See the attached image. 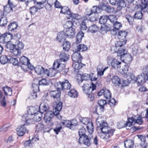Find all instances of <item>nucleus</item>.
Segmentation results:
<instances>
[{
  "label": "nucleus",
  "instance_id": "1",
  "mask_svg": "<svg viewBox=\"0 0 148 148\" xmlns=\"http://www.w3.org/2000/svg\"><path fill=\"white\" fill-rule=\"evenodd\" d=\"M100 130V132H98L99 136L104 140L107 142L109 140L110 137L112 136L114 131L108 126L104 128H102Z\"/></svg>",
  "mask_w": 148,
  "mask_h": 148
},
{
  "label": "nucleus",
  "instance_id": "2",
  "mask_svg": "<svg viewBox=\"0 0 148 148\" xmlns=\"http://www.w3.org/2000/svg\"><path fill=\"white\" fill-rule=\"evenodd\" d=\"M66 64L64 62L59 60H55L53 64V67L56 69L57 72L62 71V73L65 75L69 71L68 68H65Z\"/></svg>",
  "mask_w": 148,
  "mask_h": 148
},
{
  "label": "nucleus",
  "instance_id": "3",
  "mask_svg": "<svg viewBox=\"0 0 148 148\" xmlns=\"http://www.w3.org/2000/svg\"><path fill=\"white\" fill-rule=\"evenodd\" d=\"M87 136H85L81 137H79V142L80 144H83L89 147L92 144L91 139L93 137V133L92 134L89 133Z\"/></svg>",
  "mask_w": 148,
  "mask_h": 148
},
{
  "label": "nucleus",
  "instance_id": "4",
  "mask_svg": "<svg viewBox=\"0 0 148 148\" xmlns=\"http://www.w3.org/2000/svg\"><path fill=\"white\" fill-rule=\"evenodd\" d=\"M55 86L58 90H69L71 85L67 79H64L62 82H59L56 83Z\"/></svg>",
  "mask_w": 148,
  "mask_h": 148
},
{
  "label": "nucleus",
  "instance_id": "5",
  "mask_svg": "<svg viewBox=\"0 0 148 148\" xmlns=\"http://www.w3.org/2000/svg\"><path fill=\"white\" fill-rule=\"evenodd\" d=\"M96 85H97V83L95 84L92 82L90 84H84L82 87L83 92L86 95L91 94L92 91L95 89Z\"/></svg>",
  "mask_w": 148,
  "mask_h": 148
},
{
  "label": "nucleus",
  "instance_id": "6",
  "mask_svg": "<svg viewBox=\"0 0 148 148\" xmlns=\"http://www.w3.org/2000/svg\"><path fill=\"white\" fill-rule=\"evenodd\" d=\"M107 62L108 65H111L112 67L114 69H117L121 67V62L117 59L109 56L107 59Z\"/></svg>",
  "mask_w": 148,
  "mask_h": 148
},
{
  "label": "nucleus",
  "instance_id": "7",
  "mask_svg": "<svg viewBox=\"0 0 148 148\" xmlns=\"http://www.w3.org/2000/svg\"><path fill=\"white\" fill-rule=\"evenodd\" d=\"M81 122L84 124L86 125V127L89 133H93L94 126L93 123L87 118H83L80 120Z\"/></svg>",
  "mask_w": 148,
  "mask_h": 148
},
{
  "label": "nucleus",
  "instance_id": "8",
  "mask_svg": "<svg viewBox=\"0 0 148 148\" xmlns=\"http://www.w3.org/2000/svg\"><path fill=\"white\" fill-rule=\"evenodd\" d=\"M77 121L75 119L71 121L64 120L60 123L61 125H64L66 127L72 130L74 129V128L77 125Z\"/></svg>",
  "mask_w": 148,
  "mask_h": 148
},
{
  "label": "nucleus",
  "instance_id": "9",
  "mask_svg": "<svg viewBox=\"0 0 148 148\" xmlns=\"http://www.w3.org/2000/svg\"><path fill=\"white\" fill-rule=\"evenodd\" d=\"M72 47L74 49L73 51L75 52H82L86 51L87 49L86 45L79 43H74Z\"/></svg>",
  "mask_w": 148,
  "mask_h": 148
},
{
  "label": "nucleus",
  "instance_id": "10",
  "mask_svg": "<svg viewBox=\"0 0 148 148\" xmlns=\"http://www.w3.org/2000/svg\"><path fill=\"white\" fill-rule=\"evenodd\" d=\"M54 115H55L54 112L51 111L47 112L45 114L44 117V121L49 125L51 126L53 124L51 121Z\"/></svg>",
  "mask_w": 148,
  "mask_h": 148
},
{
  "label": "nucleus",
  "instance_id": "11",
  "mask_svg": "<svg viewBox=\"0 0 148 148\" xmlns=\"http://www.w3.org/2000/svg\"><path fill=\"white\" fill-rule=\"evenodd\" d=\"M81 78L82 80H90L91 81H95L97 80V78L96 77L93 73L90 74H84L81 75Z\"/></svg>",
  "mask_w": 148,
  "mask_h": 148
},
{
  "label": "nucleus",
  "instance_id": "12",
  "mask_svg": "<svg viewBox=\"0 0 148 148\" xmlns=\"http://www.w3.org/2000/svg\"><path fill=\"white\" fill-rule=\"evenodd\" d=\"M38 106L34 107L31 106L29 107L28 110V114H25V117H30L33 116L38 111Z\"/></svg>",
  "mask_w": 148,
  "mask_h": 148
},
{
  "label": "nucleus",
  "instance_id": "13",
  "mask_svg": "<svg viewBox=\"0 0 148 148\" xmlns=\"http://www.w3.org/2000/svg\"><path fill=\"white\" fill-rule=\"evenodd\" d=\"M12 38V35L10 33L8 32H6L0 37V41L1 40H3V41L1 42L3 43L5 42H9Z\"/></svg>",
  "mask_w": 148,
  "mask_h": 148
},
{
  "label": "nucleus",
  "instance_id": "14",
  "mask_svg": "<svg viewBox=\"0 0 148 148\" xmlns=\"http://www.w3.org/2000/svg\"><path fill=\"white\" fill-rule=\"evenodd\" d=\"M66 37V34L63 31L58 33L56 39L60 42H64Z\"/></svg>",
  "mask_w": 148,
  "mask_h": 148
},
{
  "label": "nucleus",
  "instance_id": "15",
  "mask_svg": "<svg viewBox=\"0 0 148 148\" xmlns=\"http://www.w3.org/2000/svg\"><path fill=\"white\" fill-rule=\"evenodd\" d=\"M66 37L71 38L74 36L75 34V31L74 29L73 28H66L63 30Z\"/></svg>",
  "mask_w": 148,
  "mask_h": 148
},
{
  "label": "nucleus",
  "instance_id": "16",
  "mask_svg": "<svg viewBox=\"0 0 148 148\" xmlns=\"http://www.w3.org/2000/svg\"><path fill=\"white\" fill-rule=\"evenodd\" d=\"M17 134L19 136H23L26 132H28V130H26L24 124L18 127L17 129Z\"/></svg>",
  "mask_w": 148,
  "mask_h": 148
},
{
  "label": "nucleus",
  "instance_id": "17",
  "mask_svg": "<svg viewBox=\"0 0 148 148\" xmlns=\"http://www.w3.org/2000/svg\"><path fill=\"white\" fill-rule=\"evenodd\" d=\"M148 78L147 75L144 73H142L140 75H138L136 79V81L140 84H142L146 82Z\"/></svg>",
  "mask_w": 148,
  "mask_h": 148
},
{
  "label": "nucleus",
  "instance_id": "18",
  "mask_svg": "<svg viewBox=\"0 0 148 148\" xmlns=\"http://www.w3.org/2000/svg\"><path fill=\"white\" fill-rule=\"evenodd\" d=\"M132 49V52L134 55L140 54L143 52L142 49H141L139 45L137 44H135L133 45Z\"/></svg>",
  "mask_w": 148,
  "mask_h": 148
},
{
  "label": "nucleus",
  "instance_id": "19",
  "mask_svg": "<svg viewBox=\"0 0 148 148\" xmlns=\"http://www.w3.org/2000/svg\"><path fill=\"white\" fill-rule=\"evenodd\" d=\"M75 52L74 53L72 56V59L74 62H80L82 59V56L80 55V53Z\"/></svg>",
  "mask_w": 148,
  "mask_h": 148
},
{
  "label": "nucleus",
  "instance_id": "20",
  "mask_svg": "<svg viewBox=\"0 0 148 148\" xmlns=\"http://www.w3.org/2000/svg\"><path fill=\"white\" fill-rule=\"evenodd\" d=\"M62 106V103L61 102L58 103L56 106H53L54 107L53 111L54 114L56 115H57L60 112V111L61 110Z\"/></svg>",
  "mask_w": 148,
  "mask_h": 148
},
{
  "label": "nucleus",
  "instance_id": "21",
  "mask_svg": "<svg viewBox=\"0 0 148 148\" xmlns=\"http://www.w3.org/2000/svg\"><path fill=\"white\" fill-rule=\"evenodd\" d=\"M56 69L53 67V68H50L49 70L46 69L45 71V73L48 76L52 77L54 76L57 73Z\"/></svg>",
  "mask_w": 148,
  "mask_h": 148
},
{
  "label": "nucleus",
  "instance_id": "22",
  "mask_svg": "<svg viewBox=\"0 0 148 148\" xmlns=\"http://www.w3.org/2000/svg\"><path fill=\"white\" fill-rule=\"evenodd\" d=\"M42 113L39 111H38L32 117L33 118V120L35 121L38 122L40 121L42 117Z\"/></svg>",
  "mask_w": 148,
  "mask_h": 148
},
{
  "label": "nucleus",
  "instance_id": "23",
  "mask_svg": "<svg viewBox=\"0 0 148 148\" xmlns=\"http://www.w3.org/2000/svg\"><path fill=\"white\" fill-rule=\"evenodd\" d=\"M49 108V107L48 104L43 103H41L39 107H38L39 111L42 113L47 111Z\"/></svg>",
  "mask_w": 148,
  "mask_h": 148
},
{
  "label": "nucleus",
  "instance_id": "24",
  "mask_svg": "<svg viewBox=\"0 0 148 148\" xmlns=\"http://www.w3.org/2000/svg\"><path fill=\"white\" fill-rule=\"evenodd\" d=\"M100 118L98 117V119H96V123L98 126V128L100 130L102 128H103L107 126L108 124L107 123L103 121H100Z\"/></svg>",
  "mask_w": 148,
  "mask_h": 148
},
{
  "label": "nucleus",
  "instance_id": "25",
  "mask_svg": "<svg viewBox=\"0 0 148 148\" xmlns=\"http://www.w3.org/2000/svg\"><path fill=\"white\" fill-rule=\"evenodd\" d=\"M141 5H142V3L141 4L139 5L137 7L138 11L134 15L135 18L137 19H141L143 16V14L141 11L145 12V10H143L141 9L140 10H139L138 8L140 7Z\"/></svg>",
  "mask_w": 148,
  "mask_h": 148
},
{
  "label": "nucleus",
  "instance_id": "26",
  "mask_svg": "<svg viewBox=\"0 0 148 148\" xmlns=\"http://www.w3.org/2000/svg\"><path fill=\"white\" fill-rule=\"evenodd\" d=\"M50 95L51 97L54 99L59 100L60 99V93L58 90H54L50 92Z\"/></svg>",
  "mask_w": 148,
  "mask_h": 148
},
{
  "label": "nucleus",
  "instance_id": "27",
  "mask_svg": "<svg viewBox=\"0 0 148 148\" xmlns=\"http://www.w3.org/2000/svg\"><path fill=\"white\" fill-rule=\"evenodd\" d=\"M60 61L63 62H65L68 61L69 58V55L66 54L64 52H62L60 55Z\"/></svg>",
  "mask_w": 148,
  "mask_h": 148
},
{
  "label": "nucleus",
  "instance_id": "28",
  "mask_svg": "<svg viewBox=\"0 0 148 148\" xmlns=\"http://www.w3.org/2000/svg\"><path fill=\"white\" fill-rule=\"evenodd\" d=\"M73 62V67L75 70V71L79 70L84 65L81 62Z\"/></svg>",
  "mask_w": 148,
  "mask_h": 148
},
{
  "label": "nucleus",
  "instance_id": "29",
  "mask_svg": "<svg viewBox=\"0 0 148 148\" xmlns=\"http://www.w3.org/2000/svg\"><path fill=\"white\" fill-rule=\"evenodd\" d=\"M45 71L44 68L41 66L38 65L35 67V71L38 75L45 73Z\"/></svg>",
  "mask_w": 148,
  "mask_h": 148
},
{
  "label": "nucleus",
  "instance_id": "30",
  "mask_svg": "<svg viewBox=\"0 0 148 148\" xmlns=\"http://www.w3.org/2000/svg\"><path fill=\"white\" fill-rule=\"evenodd\" d=\"M60 13L69 15V16L71 12L70 9L68 7L66 6H64L62 7Z\"/></svg>",
  "mask_w": 148,
  "mask_h": 148
},
{
  "label": "nucleus",
  "instance_id": "31",
  "mask_svg": "<svg viewBox=\"0 0 148 148\" xmlns=\"http://www.w3.org/2000/svg\"><path fill=\"white\" fill-rule=\"evenodd\" d=\"M98 103L100 105V108L99 109H97V112L98 114V112L99 110H100L102 112L103 111V110L104 108V105L106 103V101L105 100L103 99H101L99 100Z\"/></svg>",
  "mask_w": 148,
  "mask_h": 148
},
{
  "label": "nucleus",
  "instance_id": "32",
  "mask_svg": "<svg viewBox=\"0 0 148 148\" xmlns=\"http://www.w3.org/2000/svg\"><path fill=\"white\" fill-rule=\"evenodd\" d=\"M14 6H11L9 5H7L4 7L3 14L6 15L8 14L13 11L12 8Z\"/></svg>",
  "mask_w": 148,
  "mask_h": 148
},
{
  "label": "nucleus",
  "instance_id": "33",
  "mask_svg": "<svg viewBox=\"0 0 148 148\" xmlns=\"http://www.w3.org/2000/svg\"><path fill=\"white\" fill-rule=\"evenodd\" d=\"M68 95L72 98H75L77 97L78 94L76 90L74 89H72L69 92Z\"/></svg>",
  "mask_w": 148,
  "mask_h": 148
},
{
  "label": "nucleus",
  "instance_id": "34",
  "mask_svg": "<svg viewBox=\"0 0 148 148\" xmlns=\"http://www.w3.org/2000/svg\"><path fill=\"white\" fill-rule=\"evenodd\" d=\"M112 83L115 86H118L121 83L120 79L117 76H114L112 79Z\"/></svg>",
  "mask_w": 148,
  "mask_h": 148
},
{
  "label": "nucleus",
  "instance_id": "35",
  "mask_svg": "<svg viewBox=\"0 0 148 148\" xmlns=\"http://www.w3.org/2000/svg\"><path fill=\"white\" fill-rule=\"evenodd\" d=\"M99 30V27L96 25H93L89 27L88 32L91 33H94L97 32Z\"/></svg>",
  "mask_w": 148,
  "mask_h": 148
},
{
  "label": "nucleus",
  "instance_id": "36",
  "mask_svg": "<svg viewBox=\"0 0 148 148\" xmlns=\"http://www.w3.org/2000/svg\"><path fill=\"white\" fill-rule=\"evenodd\" d=\"M127 53V51L125 49L120 48L117 51V56H120V58L121 59L122 58H123Z\"/></svg>",
  "mask_w": 148,
  "mask_h": 148
},
{
  "label": "nucleus",
  "instance_id": "37",
  "mask_svg": "<svg viewBox=\"0 0 148 148\" xmlns=\"http://www.w3.org/2000/svg\"><path fill=\"white\" fill-rule=\"evenodd\" d=\"M20 62L26 68L27 65L29 62V60L28 58L23 56L20 58Z\"/></svg>",
  "mask_w": 148,
  "mask_h": 148
},
{
  "label": "nucleus",
  "instance_id": "38",
  "mask_svg": "<svg viewBox=\"0 0 148 148\" xmlns=\"http://www.w3.org/2000/svg\"><path fill=\"white\" fill-rule=\"evenodd\" d=\"M4 94L5 95L11 96L12 93V91L11 88L8 86L3 87V88Z\"/></svg>",
  "mask_w": 148,
  "mask_h": 148
},
{
  "label": "nucleus",
  "instance_id": "39",
  "mask_svg": "<svg viewBox=\"0 0 148 148\" xmlns=\"http://www.w3.org/2000/svg\"><path fill=\"white\" fill-rule=\"evenodd\" d=\"M117 4L119 9L121 10L123 8L126 6V3L124 0H119Z\"/></svg>",
  "mask_w": 148,
  "mask_h": 148
},
{
  "label": "nucleus",
  "instance_id": "40",
  "mask_svg": "<svg viewBox=\"0 0 148 148\" xmlns=\"http://www.w3.org/2000/svg\"><path fill=\"white\" fill-rule=\"evenodd\" d=\"M5 15H3L0 17V25L4 26L7 24L8 21Z\"/></svg>",
  "mask_w": 148,
  "mask_h": 148
},
{
  "label": "nucleus",
  "instance_id": "41",
  "mask_svg": "<svg viewBox=\"0 0 148 148\" xmlns=\"http://www.w3.org/2000/svg\"><path fill=\"white\" fill-rule=\"evenodd\" d=\"M69 16L72 20H76L77 21L80 20L82 18V16L77 14L71 12Z\"/></svg>",
  "mask_w": 148,
  "mask_h": 148
},
{
  "label": "nucleus",
  "instance_id": "42",
  "mask_svg": "<svg viewBox=\"0 0 148 148\" xmlns=\"http://www.w3.org/2000/svg\"><path fill=\"white\" fill-rule=\"evenodd\" d=\"M32 116L30 117H25V114L22 116V119L23 121H25V124H31L33 123V119L32 118Z\"/></svg>",
  "mask_w": 148,
  "mask_h": 148
},
{
  "label": "nucleus",
  "instance_id": "43",
  "mask_svg": "<svg viewBox=\"0 0 148 148\" xmlns=\"http://www.w3.org/2000/svg\"><path fill=\"white\" fill-rule=\"evenodd\" d=\"M75 24L77 26L79 25L80 24V23L79 22H74V23H73L71 21H66L65 24V27L66 29L73 28L72 26L73 25H74Z\"/></svg>",
  "mask_w": 148,
  "mask_h": 148
},
{
  "label": "nucleus",
  "instance_id": "44",
  "mask_svg": "<svg viewBox=\"0 0 148 148\" xmlns=\"http://www.w3.org/2000/svg\"><path fill=\"white\" fill-rule=\"evenodd\" d=\"M15 48L21 50L23 49L24 47V45L23 43L19 40H16L15 42Z\"/></svg>",
  "mask_w": 148,
  "mask_h": 148
},
{
  "label": "nucleus",
  "instance_id": "45",
  "mask_svg": "<svg viewBox=\"0 0 148 148\" xmlns=\"http://www.w3.org/2000/svg\"><path fill=\"white\" fill-rule=\"evenodd\" d=\"M124 145L126 148H132L133 147L134 142L131 140H127L124 142Z\"/></svg>",
  "mask_w": 148,
  "mask_h": 148
},
{
  "label": "nucleus",
  "instance_id": "46",
  "mask_svg": "<svg viewBox=\"0 0 148 148\" xmlns=\"http://www.w3.org/2000/svg\"><path fill=\"white\" fill-rule=\"evenodd\" d=\"M127 34V32L125 31H120L118 33V37L120 39L124 40L126 37Z\"/></svg>",
  "mask_w": 148,
  "mask_h": 148
},
{
  "label": "nucleus",
  "instance_id": "47",
  "mask_svg": "<svg viewBox=\"0 0 148 148\" xmlns=\"http://www.w3.org/2000/svg\"><path fill=\"white\" fill-rule=\"evenodd\" d=\"M84 36V33L81 31L79 32L76 36V40L75 43H80L82 41V38Z\"/></svg>",
  "mask_w": 148,
  "mask_h": 148
},
{
  "label": "nucleus",
  "instance_id": "48",
  "mask_svg": "<svg viewBox=\"0 0 148 148\" xmlns=\"http://www.w3.org/2000/svg\"><path fill=\"white\" fill-rule=\"evenodd\" d=\"M18 27V25L16 22H14L11 23L8 26V29L9 31H12L16 29Z\"/></svg>",
  "mask_w": 148,
  "mask_h": 148
},
{
  "label": "nucleus",
  "instance_id": "49",
  "mask_svg": "<svg viewBox=\"0 0 148 148\" xmlns=\"http://www.w3.org/2000/svg\"><path fill=\"white\" fill-rule=\"evenodd\" d=\"M9 59L5 55H3L0 57V62L2 64H6L9 61Z\"/></svg>",
  "mask_w": 148,
  "mask_h": 148
},
{
  "label": "nucleus",
  "instance_id": "50",
  "mask_svg": "<svg viewBox=\"0 0 148 148\" xmlns=\"http://www.w3.org/2000/svg\"><path fill=\"white\" fill-rule=\"evenodd\" d=\"M147 8L146 10L148 11V0H144V3H142V5L140 6L138 9L140 10L141 9L142 10H144L147 8Z\"/></svg>",
  "mask_w": 148,
  "mask_h": 148
},
{
  "label": "nucleus",
  "instance_id": "51",
  "mask_svg": "<svg viewBox=\"0 0 148 148\" xmlns=\"http://www.w3.org/2000/svg\"><path fill=\"white\" fill-rule=\"evenodd\" d=\"M133 122V119H132V118H128L127 121L126 123L125 122V127H126L127 129H128L129 127L132 126Z\"/></svg>",
  "mask_w": 148,
  "mask_h": 148
},
{
  "label": "nucleus",
  "instance_id": "52",
  "mask_svg": "<svg viewBox=\"0 0 148 148\" xmlns=\"http://www.w3.org/2000/svg\"><path fill=\"white\" fill-rule=\"evenodd\" d=\"M124 59V60L127 63H129L132 60V57L130 54L127 53L126 54L125 56L123 58Z\"/></svg>",
  "mask_w": 148,
  "mask_h": 148
},
{
  "label": "nucleus",
  "instance_id": "53",
  "mask_svg": "<svg viewBox=\"0 0 148 148\" xmlns=\"http://www.w3.org/2000/svg\"><path fill=\"white\" fill-rule=\"evenodd\" d=\"M42 103L47 104L48 105L51 101L50 97L48 96L47 94L46 95H45L42 97Z\"/></svg>",
  "mask_w": 148,
  "mask_h": 148
},
{
  "label": "nucleus",
  "instance_id": "54",
  "mask_svg": "<svg viewBox=\"0 0 148 148\" xmlns=\"http://www.w3.org/2000/svg\"><path fill=\"white\" fill-rule=\"evenodd\" d=\"M108 20V16L103 15L100 17L99 20V22L100 24H104L106 23Z\"/></svg>",
  "mask_w": 148,
  "mask_h": 148
},
{
  "label": "nucleus",
  "instance_id": "55",
  "mask_svg": "<svg viewBox=\"0 0 148 148\" xmlns=\"http://www.w3.org/2000/svg\"><path fill=\"white\" fill-rule=\"evenodd\" d=\"M133 119V121L139 125L141 124L143 122V120L141 116H138L136 118L132 117Z\"/></svg>",
  "mask_w": 148,
  "mask_h": 148
},
{
  "label": "nucleus",
  "instance_id": "56",
  "mask_svg": "<svg viewBox=\"0 0 148 148\" xmlns=\"http://www.w3.org/2000/svg\"><path fill=\"white\" fill-rule=\"evenodd\" d=\"M21 50L15 48L12 51L11 53H12L13 55L15 56H20L21 53Z\"/></svg>",
  "mask_w": 148,
  "mask_h": 148
},
{
  "label": "nucleus",
  "instance_id": "57",
  "mask_svg": "<svg viewBox=\"0 0 148 148\" xmlns=\"http://www.w3.org/2000/svg\"><path fill=\"white\" fill-rule=\"evenodd\" d=\"M6 47L8 49L10 50L11 52L15 48V45L11 43L10 42H8L6 44Z\"/></svg>",
  "mask_w": 148,
  "mask_h": 148
},
{
  "label": "nucleus",
  "instance_id": "58",
  "mask_svg": "<svg viewBox=\"0 0 148 148\" xmlns=\"http://www.w3.org/2000/svg\"><path fill=\"white\" fill-rule=\"evenodd\" d=\"M63 49L66 51H68L71 45L70 42L67 41L65 42L63 44Z\"/></svg>",
  "mask_w": 148,
  "mask_h": 148
},
{
  "label": "nucleus",
  "instance_id": "59",
  "mask_svg": "<svg viewBox=\"0 0 148 148\" xmlns=\"http://www.w3.org/2000/svg\"><path fill=\"white\" fill-rule=\"evenodd\" d=\"M103 96L105 98L107 99H110L111 98V94L110 91L106 88L104 89Z\"/></svg>",
  "mask_w": 148,
  "mask_h": 148
},
{
  "label": "nucleus",
  "instance_id": "60",
  "mask_svg": "<svg viewBox=\"0 0 148 148\" xmlns=\"http://www.w3.org/2000/svg\"><path fill=\"white\" fill-rule=\"evenodd\" d=\"M128 66L125 65L121 68V72L122 74H128Z\"/></svg>",
  "mask_w": 148,
  "mask_h": 148
},
{
  "label": "nucleus",
  "instance_id": "61",
  "mask_svg": "<svg viewBox=\"0 0 148 148\" xmlns=\"http://www.w3.org/2000/svg\"><path fill=\"white\" fill-rule=\"evenodd\" d=\"M2 97V93L0 91V105L4 107H5L6 103L5 102V97H3L2 99H1Z\"/></svg>",
  "mask_w": 148,
  "mask_h": 148
},
{
  "label": "nucleus",
  "instance_id": "62",
  "mask_svg": "<svg viewBox=\"0 0 148 148\" xmlns=\"http://www.w3.org/2000/svg\"><path fill=\"white\" fill-rule=\"evenodd\" d=\"M86 132V129L84 128L79 129L78 131V133L79 137H81L82 136L83 137L85 136H87L85 134Z\"/></svg>",
  "mask_w": 148,
  "mask_h": 148
},
{
  "label": "nucleus",
  "instance_id": "63",
  "mask_svg": "<svg viewBox=\"0 0 148 148\" xmlns=\"http://www.w3.org/2000/svg\"><path fill=\"white\" fill-rule=\"evenodd\" d=\"M126 43V40H123V41L120 40L117 41L115 44H116V47H118L119 49L121 48V47H122L123 45H125Z\"/></svg>",
  "mask_w": 148,
  "mask_h": 148
},
{
  "label": "nucleus",
  "instance_id": "64",
  "mask_svg": "<svg viewBox=\"0 0 148 148\" xmlns=\"http://www.w3.org/2000/svg\"><path fill=\"white\" fill-rule=\"evenodd\" d=\"M90 16V20L91 21H95L98 19V14L96 13H93Z\"/></svg>",
  "mask_w": 148,
  "mask_h": 148
}]
</instances>
